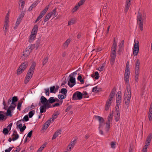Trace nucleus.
Listing matches in <instances>:
<instances>
[{
	"label": "nucleus",
	"mask_w": 152,
	"mask_h": 152,
	"mask_svg": "<svg viewBox=\"0 0 152 152\" xmlns=\"http://www.w3.org/2000/svg\"><path fill=\"white\" fill-rule=\"evenodd\" d=\"M148 145H149L147 144H145V145L144 146L142 150V152H147V151L148 146Z\"/></svg>",
	"instance_id": "obj_47"
},
{
	"label": "nucleus",
	"mask_w": 152,
	"mask_h": 152,
	"mask_svg": "<svg viewBox=\"0 0 152 152\" xmlns=\"http://www.w3.org/2000/svg\"><path fill=\"white\" fill-rule=\"evenodd\" d=\"M48 61V58L46 57L44 59L42 60V64L43 65V66H44L45 65L46 63Z\"/></svg>",
	"instance_id": "obj_42"
},
{
	"label": "nucleus",
	"mask_w": 152,
	"mask_h": 152,
	"mask_svg": "<svg viewBox=\"0 0 152 152\" xmlns=\"http://www.w3.org/2000/svg\"><path fill=\"white\" fill-rule=\"evenodd\" d=\"M83 97L82 93L81 92L77 91L75 92L72 96V100H80Z\"/></svg>",
	"instance_id": "obj_6"
},
{
	"label": "nucleus",
	"mask_w": 152,
	"mask_h": 152,
	"mask_svg": "<svg viewBox=\"0 0 152 152\" xmlns=\"http://www.w3.org/2000/svg\"><path fill=\"white\" fill-rule=\"evenodd\" d=\"M105 63L102 64V65L99 67L98 70L100 71H102L103 70V68L104 67Z\"/></svg>",
	"instance_id": "obj_49"
},
{
	"label": "nucleus",
	"mask_w": 152,
	"mask_h": 152,
	"mask_svg": "<svg viewBox=\"0 0 152 152\" xmlns=\"http://www.w3.org/2000/svg\"><path fill=\"white\" fill-rule=\"evenodd\" d=\"M28 61H25L22 64L17 70L18 74H20L24 71L28 66Z\"/></svg>",
	"instance_id": "obj_5"
},
{
	"label": "nucleus",
	"mask_w": 152,
	"mask_h": 152,
	"mask_svg": "<svg viewBox=\"0 0 152 152\" xmlns=\"http://www.w3.org/2000/svg\"><path fill=\"white\" fill-rule=\"evenodd\" d=\"M56 8H55L51 12L49 13L51 14V16L53 15L56 17L57 15L56 13Z\"/></svg>",
	"instance_id": "obj_34"
},
{
	"label": "nucleus",
	"mask_w": 152,
	"mask_h": 152,
	"mask_svg": "<svg viewBox=\"0 0 152 152\" xmlns=\"http://www.w3.org/2000/svg\"><path fill=\"white\" fill-rule=\"evenodd\" d=\"M117 44L115 42V38L113 43L112 46L111 48V53L116 54Z\"/></svg>",
	"instance_id": "obj_12"
},
{
	"label": "nucleus",
	"mask_w": 152,
	"mask_h": 152,
	"mask_svg": "<svg viewBox=\"0 0 152 152\" xmlns=\"http://www.w3.org/2000/svg\"><path fill=\"white\" fill-rule=\"evenodd\" d=\"M92 92H99V90H97V86H95L94 87L92 90Z\"/></svg>",
	"instance_id": "obj_53"
},
{
	"label": "nucleus",
	"mask_w": 152,
	"mask_h": 152,
	"mask_svg": "<svg viewBox=\"0 0 152 152\" xmlns=\"http://www.w3.org/2000/svg\"><path fill=\"white\" fill-rule=\"evenodd\" d=\"M124 40H123L121 41V42L118 45L119 47V48L118 49V52H119V53H120L122 51V50L123 49V48L124 47Z\"/></svg>",
	"instance_id": "obj_22"
},
{
	"label": "nucleus",
	"mask_w": 152,
	"mask_h": 152,
	"mask_svg": "<svg viewBox=\"0 0 152 152\" xmlns=\"http://www.w3.org/2000/svg\"><path fill=\"white\" fill-rule=\"evenodd\" d=\"M26 126L25 125H24L23 127H22L21 128H20V132H23L26 129Z\"/></svg>",
	"instance_id": "obj_59"
},
{
	"label": "nucleus",
	"mask_w": 152,
	"mask_h": 152,
	"mask_svg": "<svg viewBox=\"0 0 152 152\" xmlns=\"http://www.w3.org/2000/svg\"><path fill=\"white\" fill-rule=\"evenodd\" d=\"M50 108V106L48 104H46L43 105L41 106L40 108V113H42L45 112L46 111V109Z\"/></svg>",
	"instance_id": "obj_11"
},
{
	"label": "nucleus",
	"mask_w": 152,
	"mask_h": 152,
	"mask_svg": "<svg viewBox=\"0 0 152 152\" xmlns=\"http://www.w3.org/2000/svg\"><path fill=\"white\" fill-rule=\"evenodd\" d=\"M140 62L138 59H137L135 63V80L136 82L137 81L139 75V69Z\"/></svg>",
	"instance_id": "obj_2"
},
{
	"label": "nucleus",
	"mask_w": 152,
	"mask_h": 152,
	"mask_svg": "<svg viewBox=\"0 0 152 152\" xmlns=\"http://www.w3.org/2000/svg\"><path fill=\"white\" fill-rule=\"evenodd\" d=\"M139 43L138 42H134L133 47V54L134 56H137L139 53Z\"/></svg>",
	"instance_id": "obj_8"
},
{
	"label": "nucleus",
	"mask_w": 152,
	"mask_h": 152,
	"mask_svg": "<svg viewBox=\"0 0 152 152\" xmlns=\"http://www.w3.org/2000/svg\"><path fill=\"white\" fill-rule=\"evenodd\" d=\"M12 136H15V137L12 138V140L13 141H15L19 137V135L18 134H14L13 133L12 135Z\"/></svg>",
	"instance_id": "obj_41"
},
{
	"label": "nucleus",
	"mask_w": 152,
	"mask_h": 152,
	"mask_svg": "<svg viewBox=\"0 0 152 152\" xmlns=\"http://www.w3.org/2000/svg\"><path fill=\"white\" fill-rule=\"evenodd\" d=\"M26 126L25 125H24L23 127H22L21 128H20V132H23L26 129Z\"/></svg>",
	"instance_id": "obj_60"
},
{
	"label": "nucleus",
	"mask_w": 152,
	"mask_h": 152,
	"mask_svg": "<svg viewBox=\"0 0 152 152\" xmlns=\"http://www.w3.org/2000/svg\"><path fill=\"white\" fill-rule=\"evenodd\" d=\"M129 70H125L124 74V76H129Z\"/></svg>",
	"instance_id": "obj_55"
},
{
	"label": "nucleus",
	"mask_w": 152,
	"mask_h": 152,
	"mask_svg": "<svg viewBox=\"0 0 152 152\" xmlns=\"http://www.w3.org/2000/svg\"><path fill=\"white\" fill-rule=\"evenodd\" d=\"M36 36V34H35L31 33L30 36V37L29 39V42H32L35 38Z\"/></svg>",
	"instance_id": "obj_27"
},
{
	"label": "nucleus",
	"mask_w": 152,
	"mask_h": 152,
	"mask_svg": "<svg viewBox=\"0 0 152 152\" xmlns=\"http://www.w3.org/2000/svg\"><path fill=\"white\" fill-rule=\"evenodd\" d=\"M61 104L60 102L56 103L55 104L52 105L51 107H57L59 106Z\"/></svg>",
	"instance_id": "obj_61"
},
{
	"label": "nucleus",
	"mask_w": 152,
	"mask_h": 152,
	"mask_svg": "<svg viewBox=\"0 0 152 152\" xmlns=\"http://www.w3.org/2000/svg\"><path fill=\"white\" fill-rule=\"evenodd\" d=\"M148 113H152V102L151 104L150 107L148 111Z\"/></svg>",
	"instance_id": "obj_64"
},
{
	"label": "nucleus",
	"mask_w": 152,
	"mask_h": 152,
	"mask_svg": "<svg viewBox=\"0 0 152 152\" xmlns=\"http://www.w3.org/2000/svg\"><path fill=\"white\" fill-rule=\"evenodd\" d=\"M116 145V143L113 142H111L110 145L111 147L113 148H115V145Z\"/></svg>",
	"instance_id": "obj_57"
},
{
	"label": "nucleus",
	"mask_w": 152,
	"mask_h": 152,
	"mask_svg": "<svg viewBox=\"0 0 152 152\" xmlns=\"http://www.w3.org/2000/svg\"><path fill=\"white\" fill-rule=\"evenodd\" d=\"M83 98H87L88 97V94L86 91H83Z\"/></svg>",
	"instance_id": "obj_50"
},
{
	"label": "nucleus",
	"mask_w": 152,
	"mask_h": 152,
	"mask_svg": "<svg viewBox=\"0 0 152 152\" xmlns=\"http://www.w3.org/2000/svg\"><path fill=\"white\" fill-rule=\"evenodd\" d=\"M37 5V3L34 2L30 7L28 9V11H31Z\"/></svg>",
	"instance_id": "obj_30"
},
{
	"label": "nucleus",
	"mask_w": 152,
	"mask_h": 152,
	"mask_svg": "<svg viewBox=\"0 0 152 152\" xmlns=\"http://www.w3.org/2000/svg\"><path fill=\"white\" fill-rule=\"evenodd\" d=\"M13 147H10L9 148L5 150V152H10L12 150L13 148Z\"/></svg>",
	"instance_id": "obj_63"
},
{
	"label": "nucleus",
	"mask_w": 152,
	"mask_h": 152,
	"mask_svg": "<svg viewBox=\"0 0 152 152\" xmlns=\"http://www.w3.org/2000/svg\"><path fill=\"white\" fill-rule=\"evenodd\" d=\"M129 76H124V80L126 87L124 95V101L126 105L129 104L131 97V87L129 84Z\"/></svg>",
	"instance_id": "obj_1"
},
{
	"label": "nucleus",
	"mask_w": 152,
	"mask_h": 152,
	"mask_svg": "<svg viewBox=\"0 0 152 152\" xmlns=\"http://www.w3.org/2000/svg\"><path fill=\"white\" fill-rule=\"evenodd\" d=\"M49 5H48L41 12L37 18L39 20L43 17V16L45 14L47 11L49 7Z\"/></svg>",
	"instance_id": "obj_9"
},
{
	"label": "nucleus",
	"mask_w": 152,
	"mask_h": 152,
	"mask_svg": "<svg viewBox=\"0 0 152 152\" xmlns=\"http://www.w3.org/2000/svg\"><path fill=\"white\" fill-rule=\"evenodd\" d=\"M35 113V111L34 110H33L29 112L28 113L29 117V118H32Z\"/></svg>",
	"instance_id": "obj_40"
},
{
	"label": "nucleus",
	"mask_w": 152,
	"mask_h": 152,
	"mask_svg": "<svg viewBox=\"0 0 152 152\" xmlns=\"http://www.w3.org/2000/svg\"><path fill=\"white\" fill-rule=\"evenodd\" d=\"M9 130H8V129L7 128H4L3 129V133L5 135H6L8 134Z\"/></svg>",
	"instance_id": "obj_45"
},
{
	"label": "nucleus",
	"mask_w": 152,
	"mask_h": 152,
	"mask_svg": "<svg viewBox=\"0 0 152 152\" xmlns=\"http://www.w3.org/2000/svg\"><path fill=\"white\" fill-rule=\"evenodd\" d=\"M31 76H26L25 77V79L24 80V83L25 84L27 83L30 80L31 78Z\"/></svg>",
	"instance_id": "obj_37"
},
{
	"label": "nucleus",
	"mask_w": 152,
	"mask_h": 152,
	"mask_svg": "<svg viewBox=\"0 0 152 152\" xmlns=\"http://www.w3.org/2000/svg\"><path fill=\"white\" fill-rule=\"evenodd\" d=\"M1 113H4V112L0 111V121H3L4 119L5 120L7 118V117L4 116L3 114H1Z\"/></svg>",
	"instance_id": "obj_29"
},
{
	"label": "nucleus",
	"mask_w": 152,
	"mask_h": 152,
	"mask_svg": "<svg viewBox=\"0 0 152 152\" xmlns=\"http://www.w3.org/2000/svg\"><path fill=\"white\" fill-rule=\"evenodd\" d=\"M40 102L43 105L48 104V100L43 96L41 97Z\"/></svg>",
	"instance_id": "obj_18"
},
{
	"label": "nucleus",
	"mask_w": 152,
	"mask_h": 152,
	"mask_svg": "<svg viewBox=\"0 0 152 152\" xmlns=\"http://www.w3.org/2000/svg\"><path fill=\"white\" fill-rule=\"evenodd\" d=\"M61 130H59L57 131L54 133L53 135L52 138V140L55 139L58 136L61 134Z\"/></svg>",
	"instance_id": "obj_21"
},
{
	"label": "nucleus",
	"mask_w": 152,
	"mask_h": 152,
	"mask_svg": "<svg viewBox=\"0 0 152 152\" xmlns=\"http://www.w3.org/2000/svg\"><path fill=\"white\" fill-rule=\"evenodd\" d=\"M75 19L73 18L70 21L68 22V25H72L75 23Z\"/></svg>",
	"instance_id": "obj_38"
},
{
	"label": "nucleus",
	"mask_w": 152,
	"mask_h": 152,
	"mask_svg": "<svg viewBox=\"0 0 152 152\" xmlns=\"http://www.w3.org/2000/svg\"><path fill=\"white\" fill-rule=\"evenodd\" d=\"M51 17V14H50L48 13V14H47V15H46L44 19V22H46V21H48Z\"/></svg>",
	"instance_id": "obj_36"
},
{
	"label": "nucleus",
	"mask_w": 152,
	"mask_h": 152,
	"mask_svg": "<svg viewBox=\"0 0 152 152\" xmlns=\"http://www.w3.org/2000/svg\"><path fill=\"white\" fill-rule=\"evenodd\" d=\"M94 75L96 76V77H95V80H97L99 79V74L98 72H95Z\"/></svg>",
	"instance_id": "obj_58"
},
{
	"label": "nucleus",
	"mask_w": 152,
	"mask_h": 152,
	"mask_svg": "<svg viewBox=\"0 0 152 152\" xmlns=\"http://www.w3.org/2000/svg\"><path fill=\"white\" fill-rule=\"evenodd\" d=\"M141 13L139 11L137 17V23L139 25V27L141 31L143 29V21L142 20Z\"/></svg>",
	"instance_id": "obj_4"
},
{
	"label": "nucleus",
	"mask_w": 152,
	"mask_h": 152,
	"mask_svg": "<svg viewBox=\"0 0 152 152\" xmlns=\"http://www.w3.org/2000/svg\"><path fill=\"white\" fill-rule=\"evenodd\" d=\"M110 121H107L106 123V128L108 129L110 128Z\"/></svg>",
	"instance_id": "obj_52"
},
{
	"label": "nucleus",
	"mask_w": 152,
	"mask_h": 152,
	"mask_svg": "<svg viewBox=\"0 0 152 152\" xmlns=\"http://www.w3.org/2000/svg\"><path fill=\"white\" fill-rule=\"evenodd\" d=\"M44 90L45 91V94L47 96H49L50 94V90L49 88H45Z\"/></svg>",
	"instance_id": "obj_54"
},
{
	"label": "nucleus",
	"mask_w": 152,
	"mask_h": 152,
	"mask_svg": "<svg viewBox=\"0 0 152 152\" xmlns=\"http://www.w3.org/2000/svg\"><path fill=\"white\" fill-rule=\"evenodd\" d=\"M85 1V0H81L76 5L79 7L83 5Z\"/></svg>",
	"instance_id": "obj_43"
},
{
	"label": "nucleus",
	"mask_w": 152,
	"mask_h": 152,
	"mask_svg": "<svg viewBox=\"0 0 152 152\" xmlns=\"http://www.w3.org/2000/svg\"><path fill=\"white\" fill-rule=\"evenodd\" d=\"M59 88V87L58 86H56V87H55V86L50 87V92L55 93L58 91Z\"/></svg>",
	"instance_id": "obj_14"
},
{
	"label": "nucleus",
	"mask_w": 152,
	"mask_h": 152,
	"mask_svg": "<svg viewBox=\"0 0 152 152\" xmlns=\"http://www.w3.org/2000/svg\"><path fill=\"white\" fill-rule=\"evenodd\" d=\"M38 26L37 25H35L34 26L33 28L32 29V31L31 32V33L35 34H37V31L38 30Z\"/></svg>",
	"instance_id": "obj_26"
},
{
	"label": "nucleus",
	"mask_w": 152,
	"mask_h": 152,
	"mask_svg": "<svg viewBox=\"0 0 152 152\" xmlns=\"http://www.w3.org/2000/svg\"><path fill=\"white\" fill-rule=\"evenodd\" d=\"M58 115V114L54 113L52 115V118H51L52 121H53L54 120L56 119L57 118Z\"/></svg>",
	"instance_id": "obj_48"
},
{
	"label": "nucleus",
	"mask_w": 152,
	"mask_h": 152,
	"mask_svg": "<svg viewBox=\"0 0 152 152\" xmlns=\"http://www.w3.org/2000/svg\"><path fill=\"white\" fill-rule=\"evenodd\" d=\"M51 120V118L49 119L43 125L42 129H44L46 130L48 128V126L50 125Z\"/></svg>",
	"instance_id": "obj_16"
},
{
	"label": "nucleus",
	"mask_w": 152,
	"mask_h": 152,
	"mask_svg": "<svg viewBox=\"0 0 152 152\" xmlns=\"http://www.w3.org/2000/svg\"><path fill=\"white\" fill-rule=\"evenodd\" d=\"M29 120V118L28 115H26L24 116L22 120H19L17 122V123L19 124L21 123V121H27Z\"/></svg>",
	"instance_id": "obj_25"
},
{
	"label": "nucleus",
	"mask_w": 152,
	"mask_h": 152,
	"mask_svg": "<svg viewBox=\"0 0 152 152\" xmlns=\"http://www.w3.org/2000/svg\"><path fill=\"white\" fill-rule=\"evenodd\" d=\"M36 66V63L35 62H33L28 70L26 75V76H31V77H32L34 72Z\"/></svg>",
	"instance_id": "obj_7"
},
{
	"label": "nucleus",
	"mask_w": 152,
	"mask_h": 152,
	"mask_svg": "<svg viewBox=\"0 0 152 152\" xmlns=\"http://www.w3.org/2000/svg\"><path fill=\"white\" fill-rule=\"evenodd\" d=\"M33 132V131L31 130L30 131L28 134L27 137H28L30 138L32 135V133Z\"/></svg>",
	"instance_id": "obj_62"
},
{
	"label": "nucleus",
	"mask_w": 152,
	"mask_h": 152,
	"mask_svg": "<svg viewBox=\"0 0 152 152\" xmlns=\"http://www.w3.org/2000/svg\"><path fill=\"white\" fill-rule=\"evenodd\" d=\"M6 114L7 116H9L10 117H12V114H11V110L8 109L7 110Z\"/></svg>",
	"instance_id": "obj_44"
},
{
	"label": "nucleus",
	"mask_w": 152,
	"mask_h": 152,
	"mask_svg": "<svg viewBox=\"0 0 152 152\" xmlns=\"http://www.w3.org/2000/svg\"><path fill=\"white\" fill-rule=\"evenodd\" d=\"M116 90V88L115 87H114L111 91L110 95L109 96V99H111L112 100V99L113 98L115 94Z\"/></svg>",
	"instance_id": "obj_17"
},
{
	"label": "nucleus",
	"mask_w": 152,
	"mask_h": 152,
	"mask_svg": "<svg viewBox=\"0 0 152 152\" xmlns=\"http://www.w3.org/2000/svg\"><path fill=\"white\" fill-rule=\"evenodd\" d=\"M95 117L96 119H97L99 121V128L100 129L103 125L105 124L104 119L102 117L98 116H96Z\"/></svg>",
	"instance_id": "obj_10"
},
{
	"label": "nucleus",
	"mask_w": 152,
	"mask_h": 152,
	"mask_svg": "<svg viewBox=\"0 0 152 152\" xmlns=\"http://www.w3.org/2000/svg\"><path fill=\"white\" fill-rule=\"evenodd\" d=\"M55 102V98L54 97H50L48 100V104L49 106H50V108L51 107V104Z\"/></svg>",
	"instance_id": "obj_23"
},
{
	"label": "nucleus",
	"mask_w": 152,
	"mask_h": 152,
	"mask_svg": "<svg viewBox=\"0 0 152 152\" xmlns=\"http://www.w3.org/2000/svg\"><path fill=\"white\" fill-rule=\"evenodd\" d=\"M132 0H126V4L125 6V9H124V12L125 13H126L130 6L131 2Z\"/></svg>",
	"instance_id": "obj_13"
},
{
	"label": "nucleus",
	"mask_w": 152,
	"mask_h": 152,
	"mask_svg": "<svg viewBox=\"0 0 152 152\" xmlns=\"http://www.w3.org/2000/svg\"><path fill=\"white\" fill-rule=\"evenodd\" d=\"M116 56V54L111 53L110 64L111 65H113L115 61Z\"/></svg>",
	"instance_id": "obj_15"
},
{
	"label": "nucleus",
	"mask_w": 152,
	"mask_h": 152,
	"mask_svg": "<svg viewBox=\"0 0 152 152\" xmlns=\"http://www.w3.org/2000/svg\"><path fill=\"white\" fill-rule=\"evenodd\" d=\"M67 92V91L66 89L63 88L61 89L60 92L59 93L63 94L64 95H66Z\"/></svg>",
	"instance_id": "obj_33"
},
{
	"label": "nucleus",
	"mask_w": 152,
	"mask_h": 152,
	"mask_svg": "<svg viewBox=\"0 0 152 152\" xmlns=\"http://www.w3.org/2000/svg\"><path fill=\"white\" fill-rule=\"evenodd\" d=\"M36 45L34 44H31L27 47V50H30L31 52L32 50H33Z\"/></svg>",
	"instance_id": "obj_35"
},
{
	"label": "nucleus",
	"mask_w": 152,
	"mask_h": 152,
	"mask_svg": "<svg viewBox=\"0 0 152 152\" xmlns=\"http://www.w3.org/2000/svg\"><path fill=\"white\" fill-rule=\"evenodd\" d=\"M111 101L112 99H109L106 102V107H105V110H107L110 106L111 104Z\"/></svg>",
	"instance_id": "obj_19"
},
{
	"label": "nucleus",
	"mask_w": 152,
	"mask_h": 152,
	"mask_svg": "<svg viewBox=\"0 0 152 152\" xmlns=\"http://www.w3.org/2000/svg\"><path fill=\"white\" fill-rule=\"evenodd\" d=\"M121 98L116 97V106L117 107L119 108V106L120 105L121 102Z\"/></svg>",
	"instance_id": "obj_39"
},
{
	"label": "nucleus",
	"mask_w": 152,
	"mask_h": 152,
	"mask_svg": "<svg viewBox=\"0 0 152 152\" xmlns=\"http://www.w3.org/2000/svg\"><path fill=\"white\" fill-rule=\"evenodd\" d=\"M40 43V40L39 39H38L36 42V49L37 50L38 48L39 45Z\"/></svg>",
	"instance_id": "obj_56"
},
{
	"label": "nucleus",
	"mask_w": 152,
	"mask_h": 152,
	"mask_svg": "<svg viewBox=\"0 0 152 152\" xmlns=\"http://www.w3.org/2000/svg\"><path fill=\"white\" fill-rule=\"evenodd\" d=\"M18 100V98L17 96H14L12 98L11 104H15V106H16V105L15 104V102L17 101Z\"/></svg>",
	"instance_id": "obj_32"
},
{
	"label": "nucleus",
	"mask_w": 152,
	"mask_h": 152,
	"mask_svg": "<svg viewBox=\"0 0 152 152\" xmlns=\"http://www.w3.org/2000/svg\"><path fill=\"white\" fill-rule=\"evenodd\" d=\"M76 140H74L72 142H71V143L69 144L68 146V148H69V150L70 151L73 148V147L74 146L76 142Z\"/></svg>",
	"instance_id": "obj_24"
},
{
	"label": "nucleus",
	"mask_w": 152,
	"mask_h": 152,
	"mask_svg": "<svg viewBox=\"0 0 152 152\" xmlns=\"http://www.w3.org/2000/svg\"><path fill=\"white\" fill-rule=\"evenodd\" d=\"M22 102L23 101H21V102H19L18 103L17 105V109L19 110H21L20 107L21 106Z\"/></svg>",
	"instance_id": "obj_51"
},
{
	"label": "nucleus",
	"mask_w": 152,
	"mask_h": 152,
	"mask_svg": "<svg viewBox=\"0 0 152 152\" xmlns=\"http://www.w3.org/2000/svg\"><path fill=\"white\" fill-rule=\"evenodd\" d=\"M77 79L81 82L82 84H83L84 80L82 78V76L81 75H79L77 77Z\"/></svg>",
	"instance_id": "obj_46"
},
{
	"label": "nucleus",
	"mask_w": 152,
	"mask_h": 152,
	"mask_svg": "<svg viewBox=\"0 0 152 152\" xmlns=\"http://www.w3.org/2000/svg\"><path fill=\"white\" fill-rule=\"evenodd\" d=\"M70 41L71 40L70 39H67L63 45V47H64V48H67Z\"/></svg>",
	"instance_id": "obj_28"
},
{
	"label": "nucleus",
	"mask_w": 152,
	"mask_h": 152,
	"mask_svg": "<svg viewBox=\"0 0 152 152\" xmlns=\"http://www.w3.org/2000/svg\"><path fill=\"white\" fill-rule=\"evenodd\" d=\"M152 138V134L150 133L147 137L146 139V141L145 142V144H147L149 145L150 142Z\"/></svg>",
	"instance_id": "obj_20"
},
{
	"label": "nucleus",
	"mask_w": 152,
	"mask_h": 152,
	"mask_svg": "<svg viewBox=\"0 0 152 152\" xmlns=\"http://www.w3.org/2000/svg\"><path fill=\"white\" fill-rule=\"evenodd\" d=\"M31 52L30 50H27V48H26L24 53L23 54V56H28L30 54V53Z\"/></svg>",
	"instance_id": "obj_31"
},
{
	"label": "nucleus",
	"mask_w": 152,
	"mask_h": 152,
	"mask_svg": "<svg viewBox=\"0 0 152 152\" xmlns=\"http://www.w3.org/2000/svg\"><path fill=\"white\" fill-rule=\"evenodd\" d=\"M77 73L76 72H75L69 75L70 78L68 81V85L71 88L73 87L76 84L75 78L73 77L74 75H76Z\"/></svg>",
	"instance_id": "obj_3"
}]
</instances>
